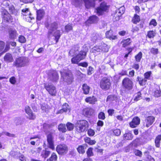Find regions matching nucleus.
Returning <instances> with one entry per match:
<instances>
[{
  "mask_svg": "<svg viewBox=\"0 0 161 161\" xmlns=\"http://www.w3.org/2000/svg\"><path fill=\"white\" fill-rule=\"evenodd\" d=\"M70 108L69 105L66 103L64 104L62 106V109L65 112H66L68 111H69L70 110Z\"/></svg>",
  "mask_w": 161,
  "mask_h": 161,
  "instance_id": "nucleus-39",
  "label": "nucleus"
},
{
  "mask_svg": "<svg viewBox=\"0 0 161 161\" xmlns=\"http://www.w3.org/2000/svg\"><path fill=\"white\" fill-rule=\"evenodd\" d=\"M10 82L13 84H14L16 83L15 78L14 77H12L9 79Z\"/></svg>",
  "mask_w": 161,
  "mask_h": 161,
  "instance_id": "nucleus-63",
  "label": "nucleus"
},
{
  "mask_svg": "<svg viewBox=\"0 0 161 161\" xmlns=\"http://www.w3.org/2000/svg\"><path fill=\"white\" fill-rule=\"evenodd\" d=\"M19 41L21 43H24L26 41V39L23 36H20L19 37Z\"/></svg>",
  "mask_w": 161,
  "mask_h": 161,
  "instance_id": "nucleus-53",
  "label": "nucleus"
},
{
  "mask_svg": "<svg viewBox=\"0 0 161 161\" xmlns=\"http://www.w3.org/2000/svg\"><path fill=\"white\" fill-rule=\"evenodd\" d=\"M57 157L56 154L53 153H52L51 156L47 160V161H56L57 160Z\"/></svg>",
  "mask_w": 161,
  "mask_h": 161,
  "instance_id": "nucleus-36",
  "label": "nucleus"
},
{
  "mask_svg": "<svg viewBox=\"0 0 161 161\" xmlns=\"http://www.w3.org/2000/svg\"><path fill=\"white\" fill-rule=\"evenodd\" d=\"M101 48L102 52H108V51L109 47L105 43L102 44L100 45Z\"/></svg>",
  "mask_w": 161,
  "mask_h": 161,
  "instance_id": "nucleus-34",
  "label": "nucleus"
},
{
  "mask_svg": "<svg viewBox=\"0 0 161 161\" xmlns=\"http://www.w3.org/2000/svg\"><path fill=\"white\" fill-rule=\"evenodd\" d=\"M94 111L92 108H87L83 109V114L86 116L89 117L94 114Z\"/></svg>",
  "mask_w": 161,
  "mask_h": 161,
  "instance_id": "nucleus-17",
  "label": "nucleus"
},
{
  "mask_svg": "<svg viewBox=\"0 0 161 161\" xmlns=\"http://www.w3.org/2000/svg\"><path fill=\"white\" fill-rule=\"evenodd\" d=\"M117 99L116 96L114 95H111L108 96L107 101H111L115 100Z\"/></svg>",
  "mask_w": 161,
  "mask_h": 161,
  "instance_id": "nucleus-41",
  "label": "nucleus"
},
{
  "mask_svg": "<svg viewBox=\"0 0 161 161\" xmlns=\"http://www.w3.org/2000/svg\"><path fill=\"white\" fill-rule=\"evenodd\" d=\"M5 47V43L2 41H0V52H3Z\"/></svg>",
  "mask_w": 161,
  "mask_h": 161,
  "instance_id": "nucleus-52",
  "label": "nucleus"
},
{
  "mask_svg": "<svg viewBox=\"0 0 161 161\" xmlns=\"http://www.w3.org/2000/svg\"><path fill=\"white\" fill-rule=\"evenodd\" d=\"M134 153L136 156L141 157L142 156V152L138 150H134Z\"/></svg>",
  "mask_w": 161,
  "mask_h": 161,
  "instance_id": "nucleus-48",
  "label": "nucleus"
},
{
  "mask_svg": "<svg viewBox=\"0 0 161 161\" xmlns=\"http://www.w3.org/2000/svg\"><path fill=\"white\" fill-rule=\"evenodd\" d=\"M155 117L153 116H149L146 118L144 122V125L145 124V126L147 127H149L152 125L155 121Z\"/></svg>",
  "mask_w": 161,
  "mask_h": 161,
  "instance_id": "nucleus-15",
  "label": "nucleus"
},
{
  "mask_svg": "<svg viewBox=\"0 0 161 161\" xmlns=\"http://www.w3.org/2000/svg\"><path fill=\"white\" fill-rule=\"evenodd\" d=\"M51 152L48 150L47 149H45L44 150H43L41 153V156L44 159H46L50 155Z\"/></svg>",
  "mask_w": 161,
  "mask_h": 161,
  "instance_id": "nucleus-25",
  "label": "nucleus"
},
{
  "mask_svg": "<svg viewBox=\"0 0 161 161\" xmlns=\"http://www.w3.org/2000/svg\"><path fill=\"white\" fill-rule=\"evenodd\" d=\"M8 37L12 40L15 39L18 36L16 31L14 28L9 27L8 30Z\"/></svg>",
  "mask_w": 161,
  "mask_h": 161,
  "instance_id": "nucleus-13",
  "label": "nucleus"
},
{
  "mask_svg": "<svg viewBox=\"0 0 161 161\" xmlns=\"http://www.w3.org/2000/svg\"><path fill=\"white\" fill-rule=\"evenodd\" d=\"M156 34L155 31H150L148 32L147 36L150 38H153Z\"/></svg>",
  "mask_w": 161,
  "mask_h": 161,
  "instance_id": "nucleus-43",
  "label": "nucleus"
},
{
  "mask_svg": "<svg viewBox=\"0 0 161 161\" xmlns=\"http://www.w3.org/2000/svg\"><path fill=\"white\" fill-rule=\"evenodd\" d=\"M142 54L141 52H140L135 56V60L137 62H140L142 57Z\"/></svg>",
  "mask_w": 161,
  "mask_h": 161,
  "instance_id": "nucleus-42",
  "label": "nucleus"
},
{
  "mask_svg": "<svg viewBox=\"0 0 161 161\" xmlns=\"http://www.w3.org/2000/svg\"><path fill=\"white\" fill-rule=\"evenodd\" d=\"M90 87L86 84H84L82 86L83 93L86 95L89 94Z\"/></svg>",
  "mask_w": 161,
  "mask_h": 161,
  "instance_id": "nucleus-26",
  "label": "nucleus"
},
{
  "mask_svg": "<svg viewBox=\"0 0 161 161\" xmlns=\"http://www.w3.org/2000/svg\"><path fill=\"white\" fill-rule=\"evenodd\" d=\"M122 84L123 87L127 90H131L133 86L132 80L128 77L125 78L123 80Z\"/></svg>",
  "mask_w": 161,
  "mask_h": 161,
  "instance_id": "nucleus-8",
  "label": "nucleus"
},
{
  "mask_svg": "<svg viewBox=\"0 0 161 161\" xmlns=\"http://www.w3.org/2000/svg\"><path fill=\"white\" fill-rule=\"evenodd\" d=\"M77 150L78 152L80 153L83 154L85 152L84 150V146H79L77 148Z\"/></svg>",
  "mask_w": 161,
  "mask_h": 161,
  "instance_id": "nucleus-44",
  "label": "nucleus"
},
{
  "mask_svg": "<svg viewBox=\"0 0 161 161\" xmlns=\"http://www.w3.org/2000/svg\"><path fill=\"white\" fill-rule=\"evenodd\" d=\"M153 95L155 97H158L161 96V91L160 87L156 88L155 91L153 92Z\"/></svg>",
  "mask_w": 161,
  "mask_h": 161,
  "instance_id": "nucleus-30",
  "label": "nucleus"
},
{
  "mask_svg": "<svg viewBox=\"0 0 161 161\" xmlns=\"http://www.w3.org/2000/svg\"><path fill=\"white\" fill-rule=\"evenodd\" d=\"M150 25H153V26H156L157 25V23L155 19H152L150 23Z\"/></svg>",
  "mask_w": 161,
  "mask_h": 161,
  "instance_id": "nucleus-64",
  "label": "nucleus"
},
{
  "mask_svg": "<svg viewBox=\"0 0 161 161\" xmlns=\"http://www.w3.org/2000/svg\"><path fill=\"white\" fill-rule=\"evenodd\" d=\"M10 44L8 42L7 43L5 48L3 52V53H5L8 51L10 49Z\"/></svg>",
  "mask_w": 161,
  "mask_h": 161,
  "instance_id": "nucleus-58",
  "label": "nucleus"
},
{
  "mask_svg": "<svg viewBox=\"0 0 161 161\" xmlns=\"http://www.w3.org/2000/svg\"><path fill=\"white\" fill-rule=\"evenodd\" d=\"M46 134L47 135V141H53V131H52L50 132L48 131L46 132Z\"/></svg>",
  "mask_w": 161,
  "mask_h": 161,
  "instance_id": "nucleus-29",
  "label": "nucleus"
},
{
  "mask_svg": "<svg viewBox=\"0 0 161 161\" xmlns=\"http://www.w3.org/2000/svg\"><path fill=\"white\" fill-rule=\"evenodd\" d=\"M132 145L133 144L131 143L128 146L125 147V152H129L130 150H132L133 149Z\"/></svg>",
  "mask_w": 161,
  "mask_h": 161,
  "instance_id": "nucleus-47",
  "label": "nucleus"
},
{
  "mask_svg": "<svg viewBox=\"0 0 161 161\" xmlns=\"http://www.w3.org/2000/svg\"><path fill=\"white\" fill-rule=\"evenodd\" d=\"M65 29L66 31L68 32L72 29V25L71 24H68L65 26Z\"/></svg>",
  "mask_w": 161,
  "mask_h": 161,
  "instance_id": "nucleus-49",
  "label": "nucleus"
},
{
  "mask_svg": "<svg viewBox=\"0 0 161 161\" xmlns=\"http://www.w3.org/2000/svg\"><path fill=\"white\" fill-rule=\"evenodd\" d=\"M28 62L27 58L25 57H19L16 58L13 63V66L16 68H20L27 65Z\"/></svg>",
  "mask_w": 161,
  "mask_h": 161,
  "instance_id": "nucleus-4",
  "label": "nucleus"
},
{
  "mask_svg": "<svg viewBox=\"0 0 161 161\" xmlns=\"http://www.w3.org/2000/svg\"><path fill=\"white\" fill-rule=\"evenodd\" d=\"M137 81H138L139 84L142 86L145 85L147 82V80L145 78H143L138 76L137 77Z\"/></svg>",
  "mask_w": 161,
  "mask_h": 161,
  "instance_id": "nucleus-28",
  "label": "nucleus"
},
{
  "mask_svg": "<svg viewBox=\"0 0 161 161\" xmlns=\"http://www.w3.org/2000/svg\"><path fill=\"white\" fill-rule=\"evenodd\" d=\"M58 129L60 131L63 132H65L66 131V129L65 125L64 124H60L58 126Z\"/></svg>",
  "mask_w": 161,
  "mask_h": 161,
  "instance_id": "nucleus-40",
  "label": "nucleus"
},
{
  "mask_svg": "<svg viewBox=\"0 0 161 161\" xmlns=\"http://www.w3.org/2000/svg\"><path fill=\"white\" fill-rule=\"evenodd\" d=\"M99 38V34L96 33H93L92 34L91 38V40L93 42H95Z\"/></svg>",
  "mask_w": 161,
  "mask_h": 161,
  "instance_id": "nucleus-32",
  "label": "nucleus"
},
{
  "mask_svg": "<svg viewBox=\"0 0 161 161\" xmlns=\"http://www.w3.org/2000/svg\"><path fill=\"white\" fill-rule=\"evenodd\" d=\"M25 110L26 113L28 115V118L30 119H34L36 118L35 115L34 114L31 109L28 106H25Z\"/></svg>",
  "mask_w": 161,
  "mask_h": 161,
  "instance_id": "nucleus-18",
  "label": "nucleus"
},
{
  "mask_svg": "<svg viewBox=\"0 0 161 161\" xmlns=\"http://www.w3.org/2000/svg\"><path fill=\"white\" fill-rule=\"evenodd\" d=\"M88 134L90 136H93L95 134V132L94 130L90 129L88 130Z\"/></svg>",
  "mask_w": 161,
  "mask_h": 161,
  "instance_id": "nucleus-61",
  "label": "nucleus"
},
{
  "mask_svg": "<svg viewBox=\"0 0 161 161\" xmlns=\"http://www.w3.org/2000/svg\"><path fill=\"white\" fill-rule=\"evenodd\" d=\"M106 38L110 40L116 39L117 38L116 36L113 35V31L111 30L106 32Z\"/></svg>",
  "mask_w": 161,
  "mask_h": 161,
  "instance_id": "nucleus-21",
  "label": "nucleus"
},
{
  "mask_svg": "<svg viewBox=\"0 0 161 161\" xmlns=\"http://www.w3.org/2000/svg\"><path fill=\"white\" fill-rule=\"evenodd\" d=\"M132 21L134 23L136 24H137L140 21V16L137 14H135L132 19Z\"/></svg>",
  "mask_w": 161,
  "mask_h": 161,
  "instance_id": "nucleus-38",
  "label": "nucleus"
},
{
  "mask_svg": "<svg viewBox=\"0 0 161 161\" xmlns=\"http://www.w3.org/2000/svg\"><path fill=\"white\" fill-rule=\"evenodd\" d=\"M89 124L88 122L85 120H82L77 122L76 127L77 131L80 133L87 131L88 128Z\"/></svg>",
  "mask_w": 161,
  "mask_h": 161,
  "instance_id": "nucleus-3",
  "label": "nucleus"
},
{
  "mask_svg": "<svg viewBox=\"0 0 161 161\" xmlns=\"http://www.w3.org/2000/svg\"><path fill=\"white\" fill-rule=\"evenodd\" d=\"M111 86L110 79L107 77L103 78L100 82V87L105 90L109 89Z\"/></svg>",
  "mask_w": 161,
  "mask_h": 161,
  "instance_id": "nucleus-5",
  "label": "nucleus"
},
{
  "mask_svg": "<svg viewBox=\"0 0 161 161\" xmlns=\"http://www.w3.org/2000/svg\"><path fill=\"white\" fill-rule=\"evenodd\" d=\"M151 74V73L150 71L147 72L144 74V76L145 77L144 78H145L146 79H149L150 75Z\"/></svg>",
  "mask_w": 161,
  "mask_h": 161,
  "instance_id": "nucleus-57",
  "label": "nucleus"
},
{
  "mask_svg": "<svg viewBox=\"0 0 161 161\" xmlns=\"http://www.w3.org/2000/svg\"><path fill=\"white\" fill-rule=\"evenodd\" d=\"M49 79L53 82H57L59 79V75L57 72L54 70H50L48 73Z\"/></svg>",
  "mask_w": 161,
  "mask_h": 161,
  "instance_id": "nucleus-10",
  "label": "nucleus"
},
{
  "mask_svg": "<svg viewBox=\"0 0 161 161\" xmlns=\"http://www.w3.org/2000/svg\"><path fill=\"white\" fill-rule=\"evenodd\" d=\"M131 43V40L130 38H128L126 39L123 40L121 42V43L122 45V46L123 47H125L129 45Z\"/></svg>",
  "mask_w": 161,
  "mask_h": 161,
  "instance_id": "nucleus-33",
  "label": "nucleus"
},
{
  "mask_svg": "<svg viewBox=\"0 0 161 161\" xmlns=\"http://www.w3.org/2000/svg\"><path fill=\"white\" fill-rule=\"evenodd\" d=\"M2 18L4 22H12L13 21V18L11 15L5 9H3L1 12Z\"/></svg>",
  "mask_w": 161,
  "mask_h": 161,
  "instance_id": "nucleus-11",
  "label": "nucleus"
},
{
  "mask_svg": "<svg viewBox=\"0 0 161 161\" xmlns=\"http://www.w3.org/2000/svg\"><path fill=\"white\" fill-rule=\"evenodd\" d=\"M108 6L105 3L103 2L100 4L99 7H97L95 9V11L96 12L97 15H102L104 12L106 11L108 9Z\"/></svg>",
  "mask_w": 161,
  "mask_h": 161,
  "instance_id": "nucleus-9",
  "label": "nucleus"
},
{
  "mask_svg": "<svg viewBox=\"0 0 161 161\" xmlns=\"http://www.w3.org/2000/svg\"><path fill=\"white\" fill-rule=\"evenodd\" d=\"M56 150L59 154L63 155L67 153L68 148L67 146L64 144H60L57 146Z\"/></svg>",
  "mask_w": 161,
  "mask_h": 161,
  "instance_id": "nucleus-12",
  "label": "nucleus"
},
{
  "mask_svg": "<svg viewBox=\"0 0 161 161\" xmlns=\"http://www.w3.org/2000/svg\"><path fill=\"white\" fill-rule=\"evenodd\" d=\"M44 87L49 93L53 96H56L57 92L55 87L49 83H45Z\"/></svg>",
  "mask_w": 161,
  "mask_h": 161,
  "instance_id": "nucleus-7",
  "label": "nucleus"
},
{
  "mask_svg": "<svg viewBox=\"0 0 161 161\" xmlns=\"http://www.w3.org/2000/svg\"><path fill=\"white\" fill-rule=\"evenodd\" d=\"M22 14L24 16H28L27 17L30 18L31 19H34V18L31 17V14L28 8H25L22 10Z\"/></svg>",
  "mask_w": 161,
  "mask_h": 161,
  "instance_id": "nucleus-22",
  "label": "nucleus"
},
{
  "mask_svg": "<svg viewBox=\"0 0 161 161\" xmlns=\"http://www.w3.org/2000/svg\"><path fill=\"white\" fill-rule=\"evenodd\" d=\"M100 48L101 47L100 45L99 46H96L94 47L93 48V50L94 51H95L97 52H102V50Z\"/></svg>",
  "mask_w": 161,
  "mask_h": 161,
  "instance_id": "nucleus-55",
  "label": "nucleus"
},
{
  "mask_svg": "<svg viewBox=\"0 0 161 161\" xmlns=\"http://www.w3.org/2000/svg\"><path fill=\"white\" fill-rule=\"evenodd\" d=\"M85 101L86 102L89 103L90 104H94L95 102L97 101V99L94 96L86 98Z\"/></svg>",
  "mask_w": 161,
  "mask_h": 161,
  "instance_id": "nucleus-27",
  "label": "nucleus"
},
{
  "mask_svg": "<svg viewBox=\"0 0 161 161\" xmlns=\"http://www.w3.org/2000/svg\"><path fill=\"white\" fill-rule=\"evenodd\" d=\"M86 153L88 157L93 156L92 148H88L86 152Z\"/></svg>",
  "mask_w": 161,
  "mask_h": 161,
  "instance_id": "nucleus-50",
  "label": "nucleus"
},
{
  "mask_svg": "<svg viewBox=\"0 0 161 161\" xmlns=\"http://www.w3.org/2000/svg\"><path fill=\"white\" fill-rule=\"evenodd\" d=\"M132 135L130 133H128L124 134L123 138L124 140H132Z\"/></svg>",
  "mask_w": 161,
  "mask_h": 161,
  "instance_id": "nucleus-35",
  "label": "nucleus"
},
{
  "mask_svg": "<svg viewBox=\"0 0 161 161\" xmlns=\"http://www.w3.org/2000/svg\"><path fill=\"white\" fill-rule=\"evenodd\" d=\"M125 11V8L124 6H122L116 10L115 12L114 16L115 17L116 20H119V17L123 14Z\"/></svg>",
  "mask_w": 161,
  "mask_h": 161,
  "instance_id": "nucleus-14",
  "label": "nucleus"
},
{
  "mask_svg": "<svg viewBox=\"0 0 161 161\" xmlns=\"http://www.w3.org/2000/svg\"><path fill=\"white\" fill-rule=\"evenodd\" d=\"M98 20V18L96 15H93L89 17V19L86 22L87 24H95L97 23Z\"/></svg>",
  "mask_w": 161,
  "mask_h": 161,
  "instance_id": "nucleus-20",
  "label": "nucleus"
},
{
  "mask_svg": "<svg viewBox=\"0 0 161 161\" xmlns=\"http://www.w3.org/2000/svg\"><path fill=\"white\" fill-rule=\"evenodd\" d=\"M79 47L78 45L74 46L69 51V56H73L78 54L79 52Z\"/></svg>",
  "mask_w": 161,
  "mask_h": 161,
  "instance_id": "nucleus-19",
  "label": "nucleus"
},
{
  "mask_svg": "<svg viewBox=\"0 0 161 161\" xmlns=\"http://www.w3.org/2000/svg\"><path fill=\"white\" fill-rule=\"evenodd\" d=\"M82 2V0H72V4L76 7L80 6Z\"/></svg>",
  "mask_w": 161,
  "mask_h": 161,
  "instance_id": "nucleus-31",
  "label": "nucleus"
},
{
  "mask_svg": "<svg viewBox=\"0 0 161 161\" xmlns=\"http://www.w3.org/2000/svg\"><path fill=\"white\" fill-rule=\"evenodd\" d=\"M66 126L68 130H71L74 128V125L70 122H68L66 124Z\"/></svg>",
  "mask_w": 161,
  "mask_h": 161,
  "instance_id": "nucleus-45",
  "label": "nucleus"
},
{
  "mask_svg": "<svg viewBox=\"0 0 161 161\" xmlns=\"http://www.w3.org/2000/svg\"><path fill=\"white\" fill-rule=\"evenodd\" d=\"M45 27L48 30L47 36L50 40L53 36L54 37V40L57 43L62 34L59 30H57L58 28V24L56 22L51 23H47L45 24Z\"/></svg>",
  "mask_w": 161,
  "mask_h": 161,
  "instance_id": "nucleus-1",
  "label": "nucleus"
},
{
  "mask_svg": "<svg viewBox=\"0 0 161 161\" xmlns=\"http://www.w3.org/2000/svg\"><path fill=\"white\" fill-rule=\"evenodd\" d=\"M113 133L116 136H119L121 133L120 130L119 129H116L113 130Z\"/></svg>",
  "mask_w": 161,
  "mask_h": 161,
  "instance_id": "nucleus-56",
  "label": "nucleus"
},
{
  "mask_svg": "<svg viewBox=\"0 0 161 161\" xmlns=\"http://www.w3.org/2000/svg\"><path fill=\"white\" fill-rule=\"evenodd\" d=\"M134 100L137 101L142 98V94L140 92H138L134 95Z\"/></svg>",
  "mask_w": 161,
  "mask_h": 161,
  "instance_id": "nucleus-37",
  "label": "nucleus"
},
{
  "mask_svg": "<svg viewBox=\"0 0 161 161\" xmlns=\"http://www.w3.org/2000/svg\"><path fill=\"white\" fill-rule=\"evenodd\" d=\"M146 161H155V160L153 158L149 155H147L146 158Z\"/></svg>",
  "mask_w": 161,
  "mask_h": 161,
  "instance_id": "nucleus-59",
  "label": "nucleus"
},
{
  "mask_svg": "<svg viewBox=\"0 0 161 161\" xmlns=\"http://www.w3.org/2000/svg\"><path fill=\"white\" fill-rule=\"evenodd\" d=\"M37 14V19L38 20H41L44 17L45 12L42 9H40L36 11Z\"/></svg>",
  "mask_w": 161,
  "mask_h": 161,
  "instance_id": "nucleus-24",
  "label": "nucleus"
},
{
  "mask_svg": "<svg viewBox=\"0 0 161 161\" xmlns=\"http://www.w3.org/2000/svg\"><path fill=\"white\" fill-rule=\"evenodd\" d=\"M151 53L154 55H156L158 53V48L153 47L150 49Z\"/></svg>",
  "mask_w": 161,
  "mask_h": 161,
  "instance_id": "nucleus-46",
  "label": "nucleus"
},
{
  "mask_svg": "<svg viewBox=\"0 0 161 161\" xmlns=\"http://www.w3.org/2000/svg\"><path fill=\"white\" fill-rule=\"evenodd\" d=\"M93 68L91 67L90 66L88 67V69L87 70V74L88 75H91L93 72Z\"/></svg>",
  "mask_w": 161,
  "mask_h": 161,
  "instance_id": "nucleus-60",
  "label": "nucleus"
},
{
  "mask_svg": "<svg viewBox=\"0 0 161 161\" xmlns=\"http://www.w3.org/2000/svg\"><path fill=\"white\" fill-rule=\"evenodd\" d=\"M3 134L9 137H14V135L12 134H11L8 132H6L5 131L3 132L2 133Z\"/></svg>",
  "mask_w": 161,
  "mask_h": 161,
  "instance_id": "nucleus-62",
  "label": "nucleus"
},
{
  "mask_svg": "<svg viewBox=\"0 0 161 161\" xmlns=\"http://www.w3.org/2000/svg\"><path fill=\"white\" fill-rule=\"evenodd\" d=\"M47 144L48 145V147L49 148L51 149L52 150H53L54 149V147L53 142H47Z\"/></svg>",
  "mask_w": 161,
  "mask_h": 161,
  "instance_id": "nucleus-51",
  "label": "nucleus"
},
{
  "mask_svg": "<svg viewBox=\"0 0 161 161\" xmlns=\"http://www.w3.org/2000/svg\"><path fill=\"white\" fill-rule=\"evenodd\" d=\"M61 77L68 84H71L73 81L74 76L71 72L66 71L65 70L60 71Z\"/></svg>",
  "mask_w": 161,
  "mask_h": 161,
  "instance_id": "nucleus-2",
  "label": "nucleus"
},
{
  "mask_svg": "<svg viewBox=\"0 0 161 161\" xmlns=\"http://www.w3.org/2000/svg\"><path fill=\"white\" fill-rule=\"evenodd\" d=\"M4 60L8 63L12 62L13 58L12 54L9 53H6L4 58Z\"/></svg>",
  "mask_w": 161,
  "mask_h": 161,
  "instance_id": "nucleus-23",
  "label": "nucleus"
},
{
  "mask_svg": "<svg viewBox=\"0 0 161 161\" xmlns=\"http://www.w3.org/2000/svg\"><path fill=\"white\" fill-rule=\"evenodd\" d=\"M86 54V52L81 51L75 56L73 57L71 60L73 64H76L80 60L85 58Z\"/></svg>",
  "mask_w": 161,
  "mask_h": 161,
  "instance_id": "nucleus-6",
  "label": "nucleus"
},
{
  "mask_svg": "<svg viewBox=\"0 0 161 161\" xmlns=\"http://www.w3.org/2000/svg\"><path fill=\"white\" fill-rule=\"evenodd\" d=\"M98 118L100 119H104L105 118L104 113L103 112H101L98 114Z\"/></svg>",
  "mask_w": 161,
  "mask_h": 161,
  "instance_id": "nucleus-54",
  "label": "nucleus"
},
{
  "mask_svg": "<svg viewBox=\"0 0 161 161\" xmlns=\"http://www.w3.org/2000/svg\"><path fill=\"white\" fill-rule=\"evenodd\" d=\"M140 119L138 117H134L132 121L130 123V126L131 128H135L140 124Z\"/></svg>",
  "mask_w": 161,
  "mask_h": 161,
  "instance_id": "nucleus-16",
  "label": "nucleus"
}]
</instances>
